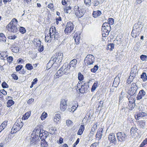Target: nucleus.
I'll return each mask as SVG.
<instances>
[{
  "label": "nucleus",
  "instance_id": "50",
  "mask_svg": "<svg viewBox=\"0 0 147 147\" xmlns=\"http://www.w3.org/2000/svg\"><path fill=\"white\" fill-rule=\"evenodd\" d=\"M84 3L87 6H90L91 3V0H85Z\"/></svg>",
  "mask_w": 147,
  "mask_h": 147
},
{
  "label": "nucleus",
  "instance_id": "17",
  "mask_svg": "<svg viewBox=\"0 0 147 147\" xmlns=\"http://www.w3.org/2000/svg\"><path fill=\"white\" fill-rule=\"evenodd\" d=\"M142 24V23L141 22H138V23L135 24L133 27V29L140 31L141 30L140 28L141 27V25Z\"/></svg>",
  "mask_w": 147,
  "mask_h": 147
},
{
  "label": "nucleus",
  "instance_id": "11",
  "mask_svg": "<svg viewBox=\"0 0 147 147\" xmlns=\"http://www.w3.org/2000/svg\"><path fill=\"white\" fill-rule=\"evenodd\" d=\"M6 27L9 31L13 32H16L17 30V28L15 24H12L9 23L7 26Z\"/></svg>",
  "mask_w": 147,
  "mask_h": 147
},
{
  "label": "nucleus",
  "instance_id": "14",
  "mask_svg": "<svg viewBox=\"0 0 147 147\" xmlns=\"http://www.w3.org/2000/svg\"><path fill=\"white\" fill-rule=\"evenodd\" d=\"M108 139L110 142L116 144L117 143V140L115 135L114 134H111L109 136Z\"/></svg>",
  "mask_w": 147,
  "mask_h": 147
},
{
  "label": "nucleus",
  "instance_id": "64",
  "mask_svg": "<svg viewBox=\"0 0 147 147\" xmlns=\"http://www.w3.org/2000/svg\"><path fill=\"white\" fill-rule=\"evenodd\" d=\"M13 78L14 80H17L18 79V77L16 74H13L11 75Z\"/></svg>",
  "mask_w": 147,
  "mask_h": 147
},
{
  "label": "nucleus",
  "instance_id": "39",
  "mask_svg": "<svg viewBox=\"0 0 147 147\" xmlns=\"http://www.w3.org/2000/svg\"><path fill=\"white\" fill-rule=\"evenodd\" d=\"M92 3L93 6H96L99 4L100 3L98 0H93Z\"/></svg>",
  "mask_w": 147,
  "mask_h": 147
},
{
  "label": "nucleus",
  "instance_id": "38",
  "mask_svg": "<svg viewBox=\"0 0 147 147\" xmlns=\"http://www.w3.org/2000/svg\"><path fill=\"white\" fill-rule=\"evenodd\" d=\"M26 68L28 70H31L33 69V67L31 64L27 63L26 65Z\"/></svg>",
  "mask_w": 147,
  "mask_h": 147
},
{
  "label": "nucleus",
  "instance_id": "36",
  "mask_svg": "<svg viewBox=\"0 0 147 147\" xmlns=\"http://www.w3.org/2000/svg\"><path fill=\"white\" fill-rule=\"evenodd\" d=\"M56 131V129H55L54 127H51L49 128V133L52 134H54L55 131Z\"/></svg>",
  "mask_w": 147,
  "mask_h": 147
},
{
  "label": "nucleus",
  "instance_id": "35",
  "mask_svg": "<svg viewBox=\"0 0 147 147\" xmlns=\"http://www.w3.org/2000/svg\"><path fill=\"white\" fill-rule=\"evenodd\" d=\"M114 44L113 43H110L108 45L107 49L109 50L110 51H112L113 49H114Z\"/></svg>",
  "mask_w": 147,
  "mask_h": 147
},
{
  "label": "nucleus",
  "instance_id": "25",
  "mask_svg": "<svg viewBox=\"0 0 147 147\" xmlns=\"http://www.w3.org/2000/svg\"><path fill=\"white\" fill-rule=\"evenodd\" d=\"M40 142L41 145L42 147H47L48 146V143L46 141L45 139H41Z\"/></svg>",
  "mask_w": 147,
  "mask_h": 147
},
{
  "label": "nucleus",
  "instance_id": "30",
  "mask_svg": "<svg viewBox=\"0 0 147 147\" xmlns=\"http://www.w3.org/2000/svg\"><path fill=\"white\" fill-rule=\"evenodd\" d=\"M141 78L143 81H146L147 80V77L146 73L143 72L141 75Z\"/></svg>",
  "mask_w": 147,
  "mask_h": 147
},
{
  "label": "nucleus",
  "instance_id": "31",
  "mask_svg": "<svg viewBox=\"0 0 147 147\" xmlns=\"http://www.w3.org/2000/svg\"><path fill=\"white\" fill-rule=\"evenodd\" d=\"M61 118V117L60 114H56L54 119V121L55 122H57V121H58Z\"/></svg>",
  "mask_w": 147,
  "mask_h": 147
},
{
  "label": "nucleus",
  "instance_id": "46",
  "mask_svg": "<svg viewBox=\"0 0 147 147\" xmlns=\"http://www.w3.org/2000/svg\"><path fill=\"white\" fill-rule=\"evenodd\" d=\"M80 38V35H78L76 36V37L75 39V40L76 44H78L79 43V40Z\"/></svg>",
  "mask_w": 147,
  "mask_h": 147
},
{
  "label": "nucleus",
  "instance_id": "10",
  "mask_svg": "<svg viewBox=\"0 0 147 147\" xmlns=\"http://www.w3.org/2000/svg\"><path fill=\"white\" fill-rule=\"evenodd\" d=\"M74 28V26L73 23L71 22H69L66 25L64 31L65 33H70L73 30Z\"/></svg>",
  "mask_w": 147,
  "mask_h": 147
},
{
  "label": "nucleus",
  "instance_id": "34",
  "mask_svg": "<svg viewBox=\"0 0 147 147\" xmlns=\"http://www.w3.org/2000/svg\"><path fill=\"white\" fill-rule=\"evenodd\" d=\"M30 115V113L27 112L23 116L22 119L26 120L29 117Z\"/></svg>",
  "mask_w": 147,
  "mask_h": 147
},
{
  "label": "nucleus",
  "instance_id": "20",
  "mask_svg": "<svg viewBox=\"0 0 147 147\" xmlns=\"http://www.w3.org/2000/svg\"><path fill=\"white\" fill-rule=\"evenodd\" d=\"M103 130L102 128H99L96 135V138H98L99 139H101L102 135Z\"/></svg>",
  "mask_w": 147,
  "mask_h": 147
},
{
  "label": "nucleus",
  "instance_id": "24",
  "mask_svg": "<svg viewBox=\"0 0 147 147\" xmlns=\"http://www.w3.org/2000/svg\"><path fill=\"white\" fill-rule=\"evenodd\" d=\"M102 30V36L103 37H107L110 31V30H107L106 29L104 30Z\"/></svg>",
  "mask_w": 147,
  "mask_h": 147
},
{
  "label": "nucleus",
  "instance_id": "7",
  "mask_svg": "<svg viewBox=\"0 0 147 147\" xmlns=\"http://www.w3.org/2000/svg\"><path fill=\"white\" fill-rule=\"evenodd\" d=\"M94 57L92 55H88L85 58L84 62L87 66L91 65L94 63Z\"/></svg>",
  "mask_w": 147,
  "mask_h": 147
},
{
  "label": "nucleus",
  "instance_id": "59",
  "mask_svg": "<svg viewBox=\"0 0 147 147\" xmlns=\"http://www.w3.org/2000/svg\"><path fill=\"white\" fill-rule=\"evenodd\" d=\"M71 7L70 6H68L66 7V8L64 9V11L66 13H68V11L71 10Z\"/></svg>",
  "mask_w": 147,
  "mask_h": 147
},
{
  "label": "nucleus",
  "instance_id": "6",
  "mask_svg": "<svg viewBox=\"0 0 147 147\" xmlns=\"http://www.w3.org/2000/svg\"><path fill=\"white\" fill-rule=\"evenodd\" d=\"M118 142L122 143L127 139V136L124 132H118L116 134Z\"/></svg>",
  "mask_w": 147,
  "mask_h": 147
},
{
  "label": "nucleus",
  "instance_id": "60",
  "mask_svg": "<svg viewBox=\"0 0 147 147\" xmlns=\"http://www.w3.org/2000/svg\"><path fill=\"white\" fill-rule=\"evenodd\" d=\"M34 99L33 98H30L28 100L27 103L29 104H30L34 101Z\"/></svg>",
  "mask_w": 147,
  "mask_h": 147
},
{
  "label": "nucleus",
  "instance_id": "4",
  "mask_svg": "<svg viewBox=\"0 0 147 147\" xmlns=\"http://www.w3.org/2000/svg\"><path fill=\"white\" fill-rule=\"evenodd\" d=\"M74 11L75 15L79 18H80L84 15L85 12L82 8L80 7L78 5L75 6L74 8Z\"/></svg>",
  "mask_w": 147,
  "mask_h": 147
},
{
  "label": "nucleus",
  "instance_id": "27",
  "mask_svg": "<svg viewBox=\"0 0 147 147\" xmlns=\"http://www.w3.org/2000/svg\"><path fill=\"white\" fill-rule=\"evenodd\" d=\"M138 130V129L135 127H132L131 128L130 131L131 134L133 135V136H135V135L137 133V131Z\"/></svg>",
  "mask_w": 147,
  "mask_h": 147
},
{
  "label": "nucleus",
  "instance_id": "58",
  "mask_svg": "<svg viewBox=\"0 0 147 147\" xmlns=\"http://www.w3.org/2000/svg\"><path fill=\"white\" fill-rule=\"evenodd\" d=\"M7 61L8 62L11 63L13 60V58L11 56H9L7 58Z\"/></svg>",
  "mask_w": 147,
  "mask_h": 147
},
{
  "label": "nucleus",
  "instance_id": "61",
  "mask_svg": "<svg viewBox=\"0 0 147 147\" xmlns=\"http://www.w3.org/2000/svg\"><path fill=\"white\" fill-rule=\"evenodd\" d=\"M44 50V46L43 45H41L39 46L38 51L40 52H42Z\"/></svg>",
  "mask_w": 147,
  "mask_h": 147
},
{
  "label": "nucleus",
  "instance_id": "2",
  "mask_svg": "<svg viewBox=\"0 0 147 147\" xmlns=\"http://www.w3.org/2000/svg\"><path fill=\"white\" fill-rule=\"evenodd\" d=\"M63 57V54L61 53H56L54 55L51 59L47 65L52 66L55 62L60 63L62 61Z\"/></svg>",
  "mask_w": 147,
  "mask_h": 147
},
{
  "label": "nucleus",
  "instance_id": "22",
  "mask_svg": "<svg viewBox=\"0 0 147 147\" xmlns=\"http://www.w3.org/2000/svg\"><path fill=\"white\" fill-rule=\"evenodd\" d=\"M128 106H129V109L131 110H132L135 106V101L134 100L132 102L131 101H129Z\"/></svg>",
  "mask_w": 147,
  "mask_h": 147
},
{
  "label": "nucleus",
  "instance_id": "12",
  "mask_svg": "<svg viewBox=\"0 0 147 147\" xmlns=\"http://www.w3.org/2000/svg\"><path fill=\"white\" fill-rule=\"evenodd\" d=\"M67 100L65 99H61L60 104V109L62 111H65L67 107Z\"/></svg>",
  "mask_w": 147,
  "mask_h": 147
},
{
  "label": "nucleus",
  "instance_id": "63",
  "mask_svg": "<svg viewBox=\"0 0 147 147\" xmlns=\"http://www.w3.org/2000/svg\"><path fill=\"white\" fill-rule=\"evenodd\" d=\"M7 125V122L5 121L3 122L2 124H1V126H2L3 128H5L6 127V125Z\"/></svg>",
  "mask_w": 147,
  "mask_h": 147
},
{
  "label": "nucleus",
  "instance_id": "15",
  "mask_svg": "<svg viewBox=\"0 0 147 147\" xmlns=\"http://www.w3.org/2000/svg\"><path fill=\"white\" fill-rule=\"evenodd\" d=\"M78 63V61L76 59H74L71 60L69 63V64H68L70 68H73V69H75Z\"/></svg>",
  "mask_w": 147,
  "mask_h": 147
},
{
  "label": "nucleus",
  "instance_id": "8",
  "mask_svg": "<svg viewBox=\"0 0 147 147\" xmlns=\"http://www.w3.org/2000/svg\"><path fill=\"white\" fill-rule=\"evenodd\" d=\"M90 90L89 84L88 82L84 83L79 89V92L82 94L88 92Z\"/></svg>",
  "mask_w": 147,
  "mask_h": 147
},
{
  "label": "nucleus",
  "instance_id": "9",
  "mask_svg": "<svg viewBox=\"0 0 147 147\" xmlns=\"http://www.w3.org/2000/svg\"><path fill=\"white\" fill-rule=\"evenodd\" d=\"M40 140L39 138L38 135L36 134H35L34 135L32 134L31 138H30V145H34L36 144H37Z\"/></svg>",
  "mask_w": 147,
  "mask_h": 147
},
{
  "label": "nucleus",
  "instance_id": "33",
  "mask_svg": "<svg viewBox=\"0 0 147 147\" xmlns=\"http://www.w3.org/2000/svg\"><path fill=\"white\" fill-rule=\"evenodd\" d=\"M6 53L5 52H0V57L1 59H3L5 57H6L7 56V55L6 54Z\"/></svg>",
  "mask_w": 147,
  "mask_h": 147
},
{
  "label": "nucleus",
  "instance_id": "1",
  "mask_svg": "<svg viewBox=\"0 0 147 147\" xmlns=\"http://www.w3.org/2000/svg\"><path fill=\"white\" fill-rule=\"evenodd\" d=\"M49 34H45V41L46 42H51L52 39L54 38L55 40H58L59 38L61 37L62 35L60 34L57 30L55 27L53 26L51 27L49 29Z\"/></svg>",
  "mask_w": 147,
  "mask_h": 147
},
{
  "label": "nucleus",
  "instance_id": "54",
  "mask_svg": "<svg viewBox=\"0 0 147 147\" xmlns=\"http://www.w3.org/2000/svg\"><path fill=\"white\" fill-rule=\"evenodd\" d=\"M72 122L70 120H68L66 121V125L68 127L70 126L72 124Z\"/></svg>",
  "mask_w": 147,
  "mask_h": 147
},
{
  "label": "nucleus",
  "instance_id": "42",
  "mask_svg": "<svg viewBox=\"0 0 147 147\" xmlns=\"http://www.w3.org/2000/svg\"><path fill=\"white\" fill-rule=\"evenodd\" d=\"M47 131L46 132L45 131L44 132H43V133L42 134V135L41 137V139L46 138L48 136V135H47Z\"/></svg>",
  "mask_w": 147,
  "mask_h": 147
},
{
  "label": "nucleus",
  "instance_id": "29",
  "mask_svg": "<svg viewBox=\"0 0 147 147\" xmlns=\"http://www.w3.org/2000/svg\"><path fill=\"white\" fill-rule=\"evenodd\" d=\"M6 37H5L4 34L3 33L0 34V41L2 42H5L6 41Z\"/></svg>",
  "mask_w": 147,
  "mask_h": 147
},
{
  "label": "nucleus",
  "instance_id": "21",
  "mask_svg": "<svg viewBox=\"0 0 147 147\" xmlns=\"http://www.w3.org/2000/svg\"><path fill=\"white\" fill-rule=\"evenodd\" d=\"M140 31L133 29L131 32V34L133 37L135 38L137 36H139L140 34Z\"/></svg>",
  "mask_w": 147,
  "mask_h": 147
},
{
  "label": "nucleus",
  "instance_id": "51",
  "mask_svg": "<svg viewBox=\"0 0 147 147\" xmlns=\"http://www.w3.org/2000/svg\"><path fill=\"white\" fill-rule=\"evenodd\" d=\"M146 113L144 112H140L138 114V116L140 117H143L146 116Z\"/></svg>",
  "mask_w": 147,
  "mask_h": 147
},
{
  "label": "nucleus",
  "instance_id": "47",
  "mask_svg": "<svg viewBox=\"0 0 147 147\" xmlns=\"http://www.w3.org/2000/svg\"><path fill=\"white\" fill-rule=\"evenodd\" d=\"M140 58L142 61H145L147 59V56L146 55H142L140 56Z\"/></svg>",
  "mask_w": 147,
  "mask_h": 147
},
{
  "label": "nucleus",
  "instance_id": "40",
  "mask_svg": "<svg viewBox=\"0 0 147 147\" xmlns=\"http://www.w3.org/2000/svg\"><path fill=\"white\" fill-rule=\"evenodd\" d=\"M98 66L97 65H95L93 68L91 69V71L92 72L95 73L98 70Z\"/></svg>",
  "mask_w": 147,
  "mask_h": 147
},
{
  "label": "nucleus",
  "instance_id": "37",
  "mask_svg": "<svg viewBox=\"0 0 147 147\" xmlns=\"http://www.w3.org/2000/svg\"><path fill=\"white\" fill-rule=\"evenodd\" d=\"M90 116L88 115H86L84 117L83 119L82 122H83V124L84 123V122L86 121V123H87V122H88V121H89V118L90 117Z\"/></svg>",
  "mask_w": 147,
  "mask_h": 147
},
{
  "label": "nucleus",
  "instance_id": "23",
  "mask_svg": "<svg viewBox=\"0 0 147 147\" xmlns=\"http://www.w3.org/2000/svg\"><path fill=\"white\" fill-rule=\"evenodd\" d=\"M84 130V125H81L78 131L77 134L79 135H81Z\"/></svg>",
  "mask_w": 147,
  "mask_h": 147
},
{
  "label": "nucleus",
  "instance_id": "16",
  "mask_svg": "<svg viewBox=\"0 0 147 147\" xmlns=\"http://www.w3.org/2000/svg\"><path fill=\"white\" fill-rule=\"evenodd\" d=\"M145 94L146 92L143 90H140L137 96V100H139L141 99Z\"/></svg>",
  "mask_w": 147,
  "mask_h": 147
},
{
  "label": "nucleus",
  "instance_id": "44",
  "mask_svg": "<svg viewBox=\"0 0 147 147\" xmlns=\"http://www.w3.org/2000/svg\"><path fill=\"white\" fill-rule=\"evenodd\" d=\"M19 31L22 34H24L26 32V30L25 28L22 27L20 28Z\"/></svg>",
  "mask_w": 147,
  "mask_h": 147
},
{
  "label": "nucleus",
  "instance_id": "19",
  "mask_svg": "<svg viewBox=\"0 0 147 147\" xmlns=\"http://www.w3.org/2000/svg\"><path fill=\"white\" fill-rule=\"evenodd\" d=\"M64 74V73H63L62 71L60 68L57 71V73L54 75V78H58Z\"/></svg>",
  "mask_w": 147,
  "mask_h": 147
},
{
  "label": "nucleus",
  "instance_id": "28",
  "mask_svg": "<svg viewBox=\"0 0 147 147\" xmlns=\"http://www.w3.org/2000/svg\"><path fill=\"white\" fill-rule=\"evenodd\" d=\"M98 82H94L91 88V91L92 92H94L98 86Z\"/></svg>",
  "mask_w": 147,
  "mask_h": 147
},
{
  "label": "nucleus",
  "instance_id": "49",
  "mask_svg": "<svg viewBox=\"0 0 147 147\" xmlns=\"http://www.w3.org/2000/svg\"><path fill=\"white\" fill-rule=\"evenodd\" d=\"M137 72L136 67L134 66L131 70L130 72L136 74Z\"/></svg>",
  "mask_w": 147,
  "mask_h": 147
},
{
  "label": "nucleus",
  "instance_id": "52",
  "mask_svg": "<svg viewBox=\"0 0 147 147\" xmlns=\"http://www.w3.org/2000/svg\"><path fill=\"white\" fill-rule=\"evenodd\" d=\"M23 67L22 65H18L16 67V70L17 71H18L20 70Z\"/></svg>",
  "mask_w": 147,
  "mask_h": 147
},
{
  "label": "nucleus",
  "instance_id": "32",
  "mask_svg": "<svg viewBox=\"0 0 147 147\" xmlns=\"http://www.w3.org/2000/svg\"><path fill=\"white\" fill-rule=\"evenodd\" d=\"M14 104V102L12 100H8L7 103V106L10 107Z\"/></svg>",
  "mask_w": 147,
  "mask_h": 147
},
{
  "label": "nucleus",
  "instance_id": "45",
  "mask_svg": "<svg viewBox=\"0 0 147 147\" xmlns=\"http://www.w3.org/2000/svg\"><path fill=\"white\" fill-rule=\"evenodd\" d=\"M108 22L111 25H112L114 23V20L113 18H109L108 20Z\"/></svg>",
  "mask_w": 147,
  "mask_h": 147
},
{
  "label": "nucleus",
  "instance_id": "5",
  "mask_svg": "<svg viewBox=\"0 0 147 147\" xmlns=\"http://www.w3.org/2000/svg\"><path fill=\"white\" fill-rule=\"evenodd\" d=\"M23 123L21 121L20 119H18L16 122L12 129V130L16 131H13V133H16L18 131H19L23 126Z\"/></svg>",
  "mask_w": 147,
  "mask_h": 147
},
{
  "label": "nucleus",
  "instance_id": "18",
  "mask_svg": "<svg viewBox=\"0 0 147 147\" xmlns=\"http://www.w3.org/2000/svg\"><path fill=\"white\" fill-rule=\"evenodd\" d=\"M10 49L12 52L13 53H17L19 51V49L18 46L17 45H13L10 47Z\"/></svg>",
  "mask_w": 147,
  "mask_h": 147
},
{
  "label": "nucleus",
  "instance_id": "56",
  "mask_svg": "<svg viewBox=\"0 0 147 147\" xmlns=\"http://www.w3.org/2000/svg\"><path fill=\"white\" fill-rule=\"evenodd\" d=\"M103 103L104 102L103 101H100L99 102L98 108H99L100 107L102 108V107H103Z\"/></svg>",
  "mask_w": 147,
  "mask_h": 147
},
{
  "label": "nucleus",
  "instance_id": "43",
  "mask_svg": "<svg viewBox=\"0 0 147 147\" xmlns=\"http://www.w3.org/2000/svg\"><path fill=\"white\" fill-rule=\"evenodd\" d=\"M147 144V138H146L142 143L140 145V147H143L144 145Z\"/></svg>",
  "mask_w": 147,
  "mask_h": 147
},
{
  "label": "nucleus",
  "instance_id": "3",
  "mask_svg": "<svg viewBox=\"0 0 147 147\" xmlns=\"http://www.w3.org/2000/svg\"><path fill=\"white\" fill-rule=\"evenodd\" d=\"M138 89V87L136 83H133L131 84V87L129 90L128 92V94L131 95L128 98L129 100H130V99H131L132 96L135 95Z\"/></svg>",
  "mask_w": 147,
  "mask_h": 147
},
{
  "label": "nucleus",
  "instance_id": "53",
  "mask_svg": "<svg viewBox=\"0 0 147 147\" xmlns=\"http://www.w3.org/2000/svg\"><path fill=\"white\" fill-rule=\"evenodd\" d=\"M2 87L4 88H7L8 87V85L5 82H3L1 84Z\"/></svg>",
  "mask_w": 147,
  "mask_h": 147
},
{
  "label": "nucleus",
  "instance_id": "48",
  "mask_svg": "<svg viewBox=\"0 0 147 147\" xmlns=\"http://www.w3.org/2000/svg\"><path fill=\"white\" fill-rule=\"evenodd\" d=\"M126 108L125 107H122L120 110L121 113L122 114L125 113L126 112Z\"/></svg>",
  "mask_w": 147,
  "mask_h": 147
},
{
  "label": "nucleus",
  "instance_id": "13",
  "mask_svg": "<svg viewBox=\"0 0 147 147\" xmlns=\"http://www.w3.org/2000/svg\"><path fill=\"white\" fill-rule=\"evenodd\" d=\"M60 68L64 74H66L67 73H69V70L70 68L69 66H68V64L65 63Z\"/></svg>",
  "mask_w": 147,
  "mask_h": 147
},
{
  "label": "nucleus",
  "instance_id": "55",
  "mask_svg": "<svg viewBox=\"0 0 147 147\" xmlns=\"http://www.w3.org/2000/svg\"><path fill=\"white\" fill-rule=\"evenodd\" d=\"M83 84L81 82H79L77 84V87L76 88L79 90V89L80 88V87H81V85Z\"/></svg>",
  "mask_w": 147,
  "mask_h": 147
},
{
  "label": "nucleus",
  "instance_id": "57",
  "mask_svg": "<svg viewBox=\"0 0 147 147\" xmlns=\"http://www.w3.org/2000/svg\"><path fill=\"white\" fill-rule=\"evenodd\" d=\"M109 25L108 23L107 22L104 23L102 25V30L106 29V27L107 26V25Z\"/></svg>",
  "mask_w": 147,
  "mask_h": 147
},
{
  "label": "nucleus",
  "instance_id": "62",
  "mask_svg": "<svg viewBox=\"0 0 147 147\" xmlns=\"http://www.w3.org/2000/svg\"><path fill=\"white\" fill-rule=\"evenodd\" d=\"M15 22H18L17 20L15 18H13L12 21L10 22V24H15L14 23Z\"/></svg>",
  "mask_w": 147,
  "mask_h": 147
},
{
  "label": "nucleus",
  "instance_id": "26",
  "mask_svg": "<svg viewBox=\"0 0 147 147\" xmlns=\"http://www.w3.org/2000/svg\"><path fill=\"white\" fill-rule=\"evenodd\" d=\"M101 14V12L100 11H93L92 15L93 17L96 18L100 16Z\"/></svg>",
  "mask_w": 147,
  "mask_h": 147
},
{
  "label": "nucleus",
  "instance_id": "41",
  "mask_svg": "<svg viewBox=\"0 0 147 147\" xmlns=\"http://www.w3.org/2000/svg\"><path fill=\"white\" fill-rule=\"evenodd\" d=\"M78 78L79 80L82 81L84 79V76L80 72H79L78 74Z\"/></svg>",
  "mask_w": 147,
  "mask_h": 147
}]
</instances>
